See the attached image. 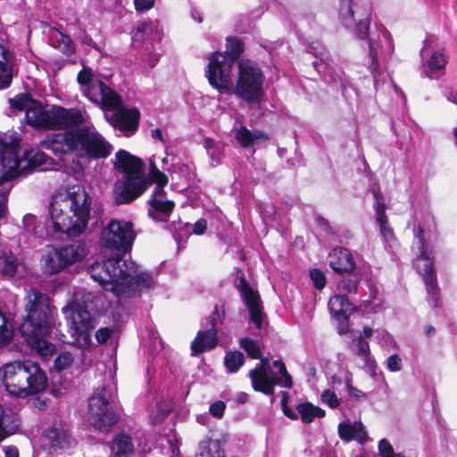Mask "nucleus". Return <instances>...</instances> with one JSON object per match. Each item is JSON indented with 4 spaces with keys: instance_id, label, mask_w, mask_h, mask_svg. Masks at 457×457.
I'll return each instance as SVG.
<instances>
[{
    "instance_id": "obj_1",
    "label": "nucleus",
    "mask_w": 457,
    "mask_h": 457,
    "mask_svg": "<svg viewBox=\"0 0 457 457\" xmlns=\"http://www.w3.org/2000/svg\"><path fill=\"white\" fill-rule=\"evenodd\" d=\"M136 236L131 221L112 219L101 230L99 245L115 257L96 261L88 267L91 278L117 297H130L154 284L149 273L134 262L120 258L131 250Z\"/></svg>"
},
{
    "instance_id": "obj_2",
    "label": "nucleus",
    "mask_w": 457,
    "mask_h": 457,
    "mask_svg": "<svg viewBox=\"0 0 457 457\" xmlns=\"http://www.w3.org/2000/svg\"><path fill=\"white\" fill-rule=\"evenodd\" d=\"M21 142L16 131L0 133V220L7 212V195L12 187V179L27 170L41 168L48 157L37 149L26 150L23 158L17 155Z\"/></svg>"
},
{
    "instance_id": "obj_3",
    "label": "nucleus",
    "mask_w": 457,
    "mask_h": 457,
    "mask_svg": "<svg viewBox=\"0 0 457 457\" xmlns=\"http://www.w3.org/2000/svg\"><path fill=\"white\" fill-rule=\"evenodd\" d=\"M49 212L56 231L79 236L84 232L89 220V195L80 186L60 189L51 198Z\"/></svg>"
},
{
    "instance_id": "obj_4",
    "label": "nucleus",
    "mask_w": 457,
    "mask_h": 457,
    "mask_svg": "<svg viewBox=\"0 0 457 457\" xmlns=\"http://www.w3.org/2000/svg\"><path fill=\"white\" fill-rule=\"evenodd\" d=\"M24 309L26 316L20 326L22 337L39 356H52L55 353V345L45 339L50 329L48 295L35 288L29 289L24 297Z\"/></svg>"
},
{
    "instance_id": "obj_5",
    "label": "nucleus",
    "mask_w": 457,
    "mask_h": 457,
    "mask_svg": "<svg viewBox=\"0 0 457 457\" xmlns=\"http://www.w3.org/2000/svg\"><path fill=\"white\" fill-rule=\"evenodd\" d=\"M12 108L25 111L27 122L37 129H62L87 122L88 116L77 109L61 106L45 108L27 95H20L9 100Z\"/></svg>"
},
{
    "instance_id": "obj_6",
    "label": "nucleus",
    "mask_w": 457,
    "mask_h": 457,
    "mask_svg": "<svg viewBox=\"0 0 457 457\" xmlns=\"http://www.w3.org/2000/svg\"><path fill=\"white\" fill-rule=\"evenodd\" d=\"M41 145L55 154L76 153L90 158H105L112 152V145L94 126H86L77 131L49 136Z\"/></svg>"
},
{
    "instance_id": "obj_7",
    "label": "nucleus",
    "mask_w": 457,
    "mask_h": 457,
    "mask_svg": "<svg viewBox=\"0 0 457 457\" xmlns=\"http://www.w3.org/2000/svg\"><path fill=\"white\" fill-rule=\"evenodd\" d=\"M0 381L9 395L19 397L43 392L47 386L46 373L29 360L4 364L0 367Z\"/></svg>"
},
{
    "instance_id": "obj_8",
    "label": "nucleus",
    "mask_w": 457,
    "mask_h": 457,
    "mask_svg": "<svg viewBox=\"0 0 457 457\" xmlns=\"http://www.w3.org/2000/svg\"><path fill=\"white\" fill-rule=\"evenodd\" d=\"M114 167L122 173L112 190L118 204L134 201L147 189L149 181L145 176L144 163L140 159L125 150H120L115 154Z\"/></svg>"
},
{
    "instance_id": "obj_9",
    "label": "nucleus",
    "mask_w": 457,
    "mask_h": 457,
    "mask_svg": "<svg viewBox=\"0 0 457 457\" xmlns=\"http://www.w3.org/2000/svg\"><path fill=\"white\" fill-rule=\"evenodd\" d=\"M95 299L89 292L77 293L74 301L62 308L71 337L74 344L83 350H89L93 346L91 332L95 324L89 310Z\"/></svg>"
},
{
    "instance_id": "obj_10",
    "label": "nucleus",
    "mask_w": 457,
    "mask_h": 457,
    "mask_svg": "<svg viewBox=\"0 0 457 457\" xmlns=\"http://www.w3.org/2000/svg\"><path fill=\"white\" fill-rule=\"evenodd\" d=\"M116 389L106 386L95 390L88 400L87 420L96 429L108 430L117 422L114 409Z\"/></svg>"
},
{
    "instance_id": "obj_11",
    "label": "nucleus",
    "mask_w": 457,
    "mask_h": 457,
    "mask_svg": "<svg viewBox=\"0 0 457 457\" xmlns=\"http://www.w3.org/2000/svg\"><path fill=\"white\" fill-rule=\"evenodd\" d=\"M264 76L261 69L250 61L238 63L237 78L232 94L247 103H259L263 96Z\"/></svg>"
},
{
    "instance_id": "obj_12",
    "label": "nucleus",
    "mask_w": 457,
    "mask_h": 457,
    "mask_svg": "<svg viewBox=\"0 0 457 457\" xmlns=\"http://www.w3.org/2000/svg\"><path fill=\"white\" fill-rule=\"evenodd\" d=\"M87 254L85 244L75 242L61 247H51L41 257L45 274L54 275L66 267L82 261Z\"/></svg>"
},
{
    "instance_id": "obj_13",
    "label": "nucleus",
    "mask_w": 457,
    "mask_h": 457,
    "mask_svg": "<svg viewBox=\"0 0 457 457\" xmlns=\"http://www.w3.org/2000/svg\"><path fill=\"white\" fill-rule=\"evenodd\" d=\"M273 365L278 369L280 378L275 376L270 366L267 358L261 359V361L255 369L250 370L249 376L253 388L256 391L262 392L265 395H272L274 385H279L283 387L290 388L292 386V378L288 374L286 366L281 361H275Z\"/></svg>"
},
{
    "instance_id": "obj_14",
    "label": "nucleus",
    "mask_w": 457,
    "mask_h": 457,
    "mask_svg": "<svg viewBox=\"0 0 457 457\" xmlns=\"http://www.w3.org/2000/svg\"><path fill=\"white\" fill-rule=\"evenodd\" d=\"M209 63L206 75L209 83L216 88L220 94L232 95L233 61H228L220 53H212L208 57Z\"/></svg>"
},
{
    "instance_id": "obj_15",
    "label": "nucleus",
    "mask_w": 457,
    "mask_h": 457,
    "mask_svg": "<svg viewBox=\"0 0 457 457\" xmlns=\"http://www.w3.org/2000/svg\"><path fill=\"white\" fill-rule=\"evenodd\" d=\"M415 237L420 254L416 258L414 265L417 271L424 280L428 296L430 297L431 301L434 302V304L436 307L438 302L437 295L439 288L437 286L436 271L434 269L433 254L432 252H428L425 248V243L422 237V229L420 228H419Z\"/></svg>"
},
{
    "instance_id": "obj_16",
    "label": "nucleus",
    "mask_w": 457,
    "mask_h": 457,
    "mask_svg": "<svg viewBox=\"0 0 457 457\" xmlns=\"http://www.w3.org/2000/svg\"><path fill=\"white\" fill-rule=\"evenodd\" d=\"M420 56L422 72L427 78L437 79L444 73L447 56L445 47L436 38L430 37L424 41Z\"/></svg>"
},
{
    "instance_id": "obj_17",
    "label": "nucleus",
    "mask_w": 457,
    "mask_h": 457,
    "mask_svg": "<svg viewBox=\"0 0 457 457\" xmlns=\"http://www.w3.org/2000/svg\"><path fill=\"white\" fill-rule=\"evenodd\" d=\"M378 35H371L368 37L369 51L368 55L370 60V70L373 75L375 83L378 82V56L382 50V43L385 44V50L388 54H392L395 50L394 42L390 32L383 26H377Z\"/></svg>"
},
{
    "instance_id": "obj_18",
    "label": "nucleus",
    "mask_w": 457,
    "mask_h": 457,
    "mask_svg": "<svg viewBox=\"0 0 457 457\" xmlns=\"http://www.w3.org/2000/svg\"><path fill=\"white\" fill-rule=\"evenodd\" d=\"M82 93L105 112L109 109L116 108L121 103L120 96L99 79L91 82L88 87H83Z\"/></svg>"
},
{
    "instance_id": "obj_19",
    "label": "nucleus",
    "mask_w": 457,
    "mask_h": 457,
    "mask_svg": "<svg viewBox=\"0 0 457 457\" xmlns=\"http://www.w3.org/2000/svg\"><path fill=\"white\" fill-rule=\"evenodd\" d=\"M111 110L113 111V113L109 116V114L105 112L104 117L115 129H118L126 136H129L137 129L140 116L137 109L123 108L121 107L120 103L116 108H112Z\"/></svg>"
},
{
    "instance_id": "obj_20",
    "label": "nucleus",
    "mask_w": 457,
    "mask_h": 457,
    "mask_svg": "<svg viewBox=\"0 0 457 457\" xmlns=\"http://www.w3.org/2000/svg\"><path fill=\"white\" fill-rule=\"evenodd\" d=\"M239 290L243 301L249 311L252 322L257 329L261 330L264 323L265 315L258 293L244 278L240 280Z\"/></svg>"
},
{
    "instance_id": "obj_21",
    "label": "nucleus",
    "mask_w": 457,
    "mask_h": 457,
    "mask_svg": "<svg viewBox=\"0 0 457 457\" xmlns=\"http://www.w3.org/2000/svg\"><path fill=\"white\" fill-rule=\"evenodd\" d=\"M371 0H341L340 18L346 27H351L357 18L371 15Z\"/></svg>"
},
{
    "instance_id": "obj_22",
    "label": "nucleus",
    "mask_w": 457,
    "mask_h": 457,
    "mask_svg": "<svg viewBox=\"0 0 457 457\" xmlns=\"http://www.w3.org/2000/svg\"><path fill=\"white\" fill-rule=\"evenodd\" d=\"M224 316V311H220L218 307L211 316L212 328L206 331H199L196 337L191 344V349L194 353H199L213 349L217 345V332L215 325L217 320H220Z\"/></svg>"
},
{
    "instance_id": "obj_23",
    "label": "nucleus",
    "mask_w": 457,
    "mask_h": 457,
    "mask_svg": "<svg viewBox=\"0 0 457 457\" xmlns=\"http://www.w3.org/2000/svg\"><path fill=\"white\" fill-rule=\"evenodd\" d=\"M149 216L157 221H166L174 209V203L167 200L162 188H155L149 200Z\"/></svg>"
},
{
    "instance_id": "obj_24",
    "label": "nucleus",
    "mask_w": 457,
    "mask_h": 457,
    "mask_svg": "<svg viewBox=\"0 0 457 457\" xmlns=\"http://www.w3.org/2000/svg\"><path fill=\"white\" fill-rule=\"evenodd\" d=\"M41 440L43 446L48 450L67 448L72 444L70 432L61 424L46 429Z\"/></svg>"
},
{
    "instance_id": "obj_25",
    "label": "nucleus",
    "mask_w": 457,
    "mask_h": 457,
    "mask_svg": "<svg viewBox=\"0 0 457 457\" xmlns=\"http://www.w3.org/2000/svg\"><path fill=\"white\" fill-rule=\"evenodd\" d=\"M328 264L338 274H351L356 269L353 253L343 247L335 248L329 253Z\"/></svg>"
},
{
    "instance_id": "obj_26",
    "label": "nucleus",
    "mask_w": 457,
    "mask_h": 457,
    "mask_svg": "<svg viewBox=\"0 0 457 457\" xmlns=\"http://www.w3.org/2000/svg\"><path fill=\"white\" fill-rule=\"evenodd\" d=\"M376 220L379 225L380 234L387 242L395 240L393 229L387 224L384 198L380 193L374 191Z\"/></svg>"
},
{
    "instance_id": "obj_27",
    "label": "nucleus",
    "mask_w": 457,
    "mask_h": 457,
    "mask_svg": "<svg viewBox=\"0 0 457 457\" xmlns=\"http://www.w3.org/2000/svg\"><path fill=\"white\" fill-rule=\"evenodd\" d=\"M338 435L345 441L357 440L361 443L367 439L365 428L361 421H344L338 425Z\"/></svg>"
},
{
    "instance_id": "obj_28",
    "label": "nucleus",
    "mask_w": 457,
    "mask_h": 457,
    "mask_svg": "<svg viewBox=\"0 0 457 457\" xmlns=\"http://www.w3.org/2000/svg\"><path fill=\"white\" fill-rule=\"evenodd\" d=\"M224 443L219 438H204L198 445L195 457H226Z\"/></svg>"
},
{
    "instance_id": "obj_29",
    "label": "nucleus",
    "mask_w": 457,
    "mask_h": 457,
    "mask_svg": "<svg viewBox=\"0 0 457 457\" xmlns=\"http://www.w3.org/2000/svg\"><path fill=\"white\" fill-rule=\"evenodd\" d=\"M235 138L244 148L254 146L269 140L266 133L261 130H250L245 127H240L235 133Z\"/></svg>"
},
{
    "instance_id": "obj_30",
    "label": "nucleus",
    "mask_w": 457,
    "mask_h": 457,
    "mask_svg": "<svg viewBox=\"0 0 457 457\" xmlns=\"http://www.w3.org/2000/svg\"><path fill=\"white\" fill-rule=\"evenodd\" d=\"M12 77V54L0 45V88L7 87Z\"/></svg>"
},
{
    "instance_id": "obj_31",
    "label": "nucleus",
    "mask_w": 457,
    "mask_h": 457,
    "mask_svg": "<svg viewBox=\"0 0 457 457\" xmlns=\"http://www.w3.org/2000/svg\"><path fill=\"white\" fill-rule=\"evenodd\" d=\"M134 450L131 436L125 433L116 436L111 444V452L113 457H129L133 454Z\"/></svg>"
},
{
    "instance_id": "obj_32",
    "label": "nucleus",
    "mask_w": 457,
    "mask_h": 457,
    "mask_svg": "<svg viewBox=\"0 0 457 457\" xmlns=\"http://www.w3.org/2000/svg\"><path fill=\"white\" fill-rule=\"evenodd\" d=\"M18 266L17 257L7 246L0 245V274L12 277L16 273Z\"/></svg>"
},
{
    "instance_id": "obj_33",
    "label": "nucleus",
    "mask_w": 457,
    "mask_h": 457,
    "mask_svg": "<svg viewBox=\"0 0 457 457\" xmlns=\"http://www.w3.org/2000/svg\"><path fill=\"white\" fill-rule=\"evenodd\" d=\"M328 308L336 320H341L342 316L349 315L352 312L350 302L341 294H337L329 299Z\"/></svg>"
},
{
    "instance_id": "obj_34",
    "label": "nucleus",
    "mask_w": 457,
    "mask_h": 457,
    "mask_svg": "<svg viewBox=\"0 0 457 457\" xmlns=\"http://www.w3.org/2000/svg\"><path fill=\"white\" fill-rule=\"evenodd\" d=\"M51 40L54 47L60 49L66 55L75 52V46L70 37L54 29L51 31Z\"/></svg>"
},
{
    "instance_id": "obj_35",
    "label": "nucleus",
    "mask_w": 457,
    "mask_h": 457,
    "mask_svg": "<svg viewBox=\"0 0 457 457\" xmlns=\"http://www.w3.org/2000/svg\"><path fill=\"white\" fill-rule=\"evenodd\" d=\"M356 354L362 360L365 367L369 370H374L376 368V361L371 355L370 345L361 337L356 338Z\"/></svg>"
},
{
    "instance_id": "obj_36",
    "label": "nucleus",
    "mask_w": 457,
    "mask_h": 457,
    "mask_svg": "<svg viewBox=\"0 0 457 457\" xmlns=\"http://www.w3.org/2000/svg\"><path fill=\"white\" fill-rule=\"evenodd\" d=\"M296 410L301 416L302 421L304 423H311L315 418H322L325 416L324 410L310 403L299 404Z\"/></svg>"
},
{
    "instance_id": "obj_37",
    "label": "nucleus",
    "mask_w": 457,
    "mask_h": 457,
    "mask_svg": "<svg viewBox=\"0 0 457 457\" xmlns=\"http://www.w3.org/2000/svg\"><path fill=\"white\" fill-rule=\"evenodd\" d=\"M204 147L212 161V165H218L225 156L224 146L210 138L204 140Z\"/></svg>"
},
{
    "instance_id": "obj_38",
    "label": "nucleus",
    "mask_w": 457,
    "mask_h": 457,
    "mask_svg": "<svg viewBox=\"0 0 457 457\" xmlns=\"http://www.w3.org/2000/svg\"><path fill=\"white\" fill-rule=\"evenodd\" d=\"M24 236L28 237L29 239L37 237L39 234L40 226L37 219L35 215L28 213L23 217L22 220Z\"/></svg>"
},
{
    "instance_id": "obj_39",
    "label": "nucleus",
    "mask_w": 457,
    "mask_h": 457,
    "mask_svg": "<svg viewBox=\"0 0 457 457\" xmlns=\"http://www.w3.org/2000/svg\"><path fill=\"white\" fill-rule=\"evenodd\" d=\"M245 357L238 351L229 352L225 355L224 363L228 372L233 373L243 365Z\"/></svg>"
},
{
    "instance_id": "obj_40",
    "label": "nucleus",
    "mask_w": 457,
    "mask_h": 457,
    "mask_svg": "<svg viewBox=\"0 0 457 457\" xmlns=\"http://www.w3.org/2000/svg\"><path fill=\"white\" fill-rule=\"evenodd\" d=\"M13 331L8 324L4 312L0 310V348L7 345L12 339Z\"/></svg>"
},
{
    "instance_id": "obj_41",
    "label": "nucleus",
    "mask_w": 457,
    "mask_h": 457,
    "mask_svg": "<svg viewBox=\"0 0 457 457\" xmlns=\"http://www.w3.org/2000/svg\"><path fill=\"white\" fill-rule=\"evenodd\" d=\"M74 363V355L68 351L60 353L54 361V370L60 372L70 369Z\"/></svg>"
},
{
    "instance_id": "obj_42",
    "label": "nucleus",
    "mask_w": 457,
    "mask_h": 457,
    "mask_svg": "<svg viewBox=\"0 0 457 457\" xmlns=\"http://www.w3.org/2000/svg\"><path fill=\"white\" fill-rule=\"evenodd\" d=\"M360 283V277L347 278L341 279L337 284L338 294L343 295L356 294L358 285Z\"/></svg>"
},
{
    "instance_id": "obj_43",
    "label": "nucleus",
    "mask_w": 457,
    "mask_h": 457,
    "mask_svg": "<svg viewBox=\"0 0 457 457\" xmlns=\"http://www.w3.org/2000/svg\"><path fill=\"white\" fill-rule=\"evenodd\" d=\"M156 25L153 21L140 22L137 28V32L134 35V39L141 41L153 37L156 32Z\"/></svg>"
},
{
    "instance_id": "obj_44",
    "label": "nucleus",
    "mask_w": 457,
    "mask_h": 457,
    "mask_svg": "<svg viewBox=\"0 0 457 457\" xmlns=\"http://www.w3.org/2000/svg\"><path fill=\"white\" fill-rule=\"evenodd\" d=\"M240 347L243 348L247 354L253 359H260L261 358V348L259 344L250 338H243L240 341Z\"/></svg>"
},
{
    "instance_id": "obj_45",
    "label": "nucleus",
    "mask_w": 457,
    "mask_h": 457,
    "mask_svg": "<svg viewBox=\"0 0 457 457\" xmlns=\"http://www.w3.org/2000/svg\"><path fill=\"white\" fill-rule=\"evenodd\" d=\"M243 51L242 42L237 37H228L226 45V54L235 61Z\"/></svg>"
},
{
    "instance_id": "obj_46",
    "label": "nucleus",
    "mask_w": 457,
    "mask_h": 457,
    "mask_svg": "<svg viewBox=\"0 0 457 457\" xmlns=\"http://www.w3.org/2000/svg\"><path fill=\"white\" fill-rule=\"evenodd\" d=\"M149 174L152 181L157 185L156 188L163 189L168 184V177L156 167L154 162H151Z\"/></svg>"
},
{
    "instance_id": "obj_47",
    "label": "nucleus",
    "mask_w": 457,
    "mask_h": 457,
    "mask_svg": "<svg viewBox=\"0 0 457 457\" xmlns=\"http://www.w3.org/2000/svg\"><path fill=\"white\" fill-rule=\"evenodd\" d=\"M320 400L324 404H327L332 409L338 407L340 404V399L337 397V394L330 389H326L322 392Z\"/></svg>"
},
{
    "instance_id": "obj_48",
    "label": "nucleus",
    "mask_w": 457,
    "mask_h": 457,
    "mask_svg": "<svg viewBox=\"0 0 457 457\" xmlns=\"http://www.w3.org/2000/svg\"><path fill=\"white\" fill-rule=\"evenodd\" d=\"M358 24L356 27V33L361 38H365L368 35V31L370 24V16L357 18Z\"/></svg>"
},
{
    "instance_id": "obj_49",
    "label": "nucleus",
    "mask_w": 457,
    "mask_h": 457,
    "mask_svg": "<svg viewBox=\"0 0 457 457\" xmlns=\"http://www.w3.org/2000/svg\"><path fill=\"white\" fill-rule=\"evenodd\" d=\"M378 337L382 347L386 350L393 349L396 346L394 338L385 330L378 331Z\"/></svg>"
},
{
    "instance_id": "obj_50",
    "label": "nucleus",
    "mask_w": 457,
    "mask_h": 457,
    "mask_svg": "<svg viewBox=\"0 0 457 457\" xmlns=\"http://www.w3.org/2000/svg\"><path fill=\"white\" fill-rule=\"evenodd\" d=\"M78 82L81 86V91L83 92V87H88L91 82L96 81V79H94L92 73L87 69H83L78 74Z\"/></svg>"
},
{
    "instance_id": "obj_51",
    "label": "nucleus",
    "mask_w": 457,
    "mask_h": 457,
    "mask_svg": "<svg viewBox=\"0 0 457 457\" xmlns=\"http://www.w3.org/2000/svg\"><path fill=\"white\" fill-rule=\"evenodd\" d=\"M310 277L317 289L320 290L325 287L326 278L322 271L316 269L312 270L310 272Z\"/></svg>"
},
{
    "instance_id": "obj_52",
    "label": "nucleus",
    "mask_w": 457,
    "mask_h": 457,
    "mask_svg": "<svg viewBox=\"0 0 457 457\" xmlns=\"http://www.w3.org/2000/svg\"><path fill=\"white\" fill-rule=\"evenodd\" d=\"M346 389L349 396L356 401H364L367 397L365 393L353 386L349 380L346 381Z\"/></svg>"
},
{
    "instance_id": "obj_53",
    "label": "nucleus",
    "mask_w": 457,
    "mask_h": 457,
    "mask_svg": "<svg viewBox=\"0 0 457 457\" xmlns=\"http://www.w3.org/2000/svg\"><path fill=\"white\" fill-rule=\"evenodd\" d=\"M378 452L382 457H395L393 446L386 439L379 440Z\"/></svg>"
},
{
    "instance_id": "obj_54",
    "label": "nucleus",
    "mask_w": 457,
    "mask_h": 457,
    "mask_svg": "<svg viewBox=\"0 0 457 457\" xmlns=\"http://www.w3.org/2000/svg\"><path fill=\"white\" fill-rule=\"evenodd\" d=\"M386 367L391 372H397L402 369V360L398 354H392L386 360Z\"/></svg>"
},
{
    "instance_id": "obj_55",
    "label": "nucleus",
    "mask_w": 457,
    "mask_h": 457,
    "mask_svg": "<svg viewBox=\"0 0 457 457\" xmlns=\"http://www.w3.org/2000/svg\"><path fill=\"white\" fill-rule=\"evenodd\" d=\"M112 328H101L96 332V339L98 344H104L112 337Z\"/></svg>"
},
{
    "instance_id": "obj_56",
    "label": "nucleus",
    "mask_w": 457,
    "mask_h": 457,
    "mask_svg": "<svg viewBox=\"0 0 457 457\" xmlns=\"http://www.w3.org/2000/svg\"><path fill=\"white\" fill-rule=\"evenodd\" d=\"M135 8L137 12H145L150 10L154 4V0H134Z\"/></svg>"
},
{
    "instance_id": "obj_57",
    "label": "nucleus",
    "mask_w": 457,
    "mask_h": 457,
    "mask_svg": "<svg viewBox=\"0 0 457 457\" xmlns=\"http://www.w3.org/2000/svg\"><path fill=\"white\" fill-rule=\"evenodd\" d=\"M157 414H151L150 418L152 422L157 423L162 420L170 411V408H162L161 405H157Z\"/></svg>"
},
{
    "instance_id": "obj_58",
    "label": "nucleus",
    "mask_w": 457,
    "mask_h": 457,
    "mask_svg": "<svg viewBox=\"0 0 457 457\" xmlns=\"http://www.w3.org/2000/svg\"><path fill=\"white\" fill-rule=\"evenodd\" d=\"M225 411V403L218 401L210 406V412L216 418H220Z\"/></svg>"
},
{
    "instance_id": "obj_59",
    "label": "nucleus",
    "mask_w": 457,
    "mask_h": 457,
    "mask_svg": "<svg viewBox=\"0 0 457 457\" xmlns=\"http://www.w3.org/2000/svg\"><path fill=\"white\" fill-rule=\"evenodd\" d=\"M349 315L342 316L341 320H337L338 321L337 331L340 335H345L349 332Z\"/></svg>"
},
{
    "instance_id": "obj_60",
    "label": "nucleus",
    "mask_w": 457,
    "mask_h": 457,
    "mask_svg": "<svg viewBox=\"0 0 457 457\" xmlns=\"http://www.w3.org/2000/svg\"><path fill=\"white\" fill-rule=\"evenodd\" d=\"M207 228V222L205 220H199L194 224V233L196 235H202L204 233Z\"/></svg>"
},
{
    "instance_id": "obj_61",
    "label": "nucleus",
    "mask_w": 457,
    "mask_h": 457,
    "mask_svg": "<svg viewBox=\"0 0 457 457\" xmlns=\"http://www.w3.org/2000/svg\"><path fill=\"white\" fill-rule=\"evenodd\" d=\"M4 419L0 417V442L3 441L9 435L12 434L15 431V428H12L11 430H7L4 427Z\"/></svg>"
},
{
    "instance_id": "obj_62",
    "label": "nucleus",
    "mask_w": 457,
    "mask_h": 457,
    "mask_svg": "<svg viewBox=\"0 0 457 457\" xmlns=\"http://www.w3.org/2000/svg\"><path fill=\"white\" fill-rule=\"evenodd\" d=\"M5 457H19V451L13 445H8L4 448Z\"/></svg>"
},
{
    "instance_id": "obj_63",
    "label": "nucleus",
    "mask_w": 457,
    "mask_h": 457,
    "mask_svg": "<svg viewBox=\"0 0 457 457\" xmlns=\"http://www.w3.org/2000/svg\"><path fill=\"white\" fill-rule=\"evenodd\" d=\"M372 328L369 327H364L362 332L360 334L359 337H361L363 340H366L367 338H370L372 336Z\"/></svg>"
},
{
    "instance_id": "obj_64",
    "label": "nucleus",
    "mask_w": 457,
    "mask_h": 457,
    "mask_svg": "<svg viewBox=\"0 0 457 457\" xmlns=\"http://www.w3.org/2000/svg\"><path fill=\"white\" fill-rule=\"evenodd\" d=\"M159 61L157 54H152L148 57V65L150 68H154Z\"/></svg>"
}]
</instances>
